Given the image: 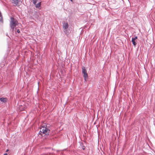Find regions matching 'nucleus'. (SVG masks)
<instances>
[{"label":"nucleus","mask_w":155,"mask_h":155,"mask_svg":"<svg viewBox=\"0 0 155 155\" xmlns=\"http://www.w3.org/2000/svg\"><path fill=\"white\" fill-rule=\"evenodd\" d=\"M50 131L49 128H46L42 126L41 128V130L39 131V134L41 136H43V134L48 135L49 134Z\"/></svg>","instance_id":"nucleus-2"},{"label":"nucleus","mask_w":155,"mask_h":155,"mask_svg":"<svg viewBox=\"0 0 155 155\" xmlns=\"http://www.w3.org/2000/svg\"><path fill=\"white\" fill-rule=\"evenodd\" d=\"M132 43L134 46H135L137 45L136 43L135 42V41L132 40Z\"/></svg>","instance_id":"nucleus-10"},{"label":"nucleus","mask_w":155,"mask_h":155,"mask_svg":"<svg viewBox=\"0 0 155 155\" xmlns=\"http://www.w3.org/2000/svg\"><path fill=\"white\" fill-rule=\"evenodd\" d=\"M8 150H6V152H7Z\"/></svg>","instance_id":"nucleus-17"},{"label":"nucleus","mask_w":155,"mask_h":155,"mask_svg":"<svg viewBox=\"0 0 155 155\" xmlns=\"http://www.w3.org/2000/svg\"><path fill=\"white\" fill-rule=\"evenodd\" d=\"M18 21L16 19L12 17H10L9 25L11 29L12 30V31H14L15 28L16 26L18 25Z\"/></svg>","instance_id":"nucleus-1"},{"label":"nucleus","mask_w":155,"mask_h":155,"mask_svg":"<svg viewBox=\"0 0 155 155\" xmlns=\"http://www.w3.org/2000/svg\"><path fill=\"white\" fill-rule=\"evenodd\" d=\"M4 155H8L7 154V153H5L4 154Z\"/></svg>","instance_id":"nucleus-15"},{"label":"nucleus","mask_w":155,"mask_h":155,"mask_svg":"<svg viewBox=\"0 0 155 155\" xmlns=\"http://www.w3.org/2000/svg\"><path fill=\"white\" fill-rule=\"evenodd\" d=\"M82 73L83 74V77L84 78V80L86 81V79L88 78V75L87 73V71L84 67L82 68Z\"/></svg>","instance_id":"nucleus-4"},{"label":"nucleus","mask_w":155,"mask_h":155,"mask_svg":"<svg viewBox=\"0 0 155 155\" xmlns=\"http://www.w3.org/2000/svg\"><path fill=\"white\" fill-rule=\"evenodd\" d=\"M0 13H1V12H0Z\"/></svg>","instance_id":"nucleus-18"},{"label":"nucleus","mask_w":155,"mask_h":155,"mask_svg":"<svg viewBox=\"0 0 155 155\" xmlns=\"http://www.w3.org/2000/svg\"><path fill=\"white\" fill-rule=\"evenodd\" d=\"M82 149H83V150H85V147L84 146H83V147H82Z\"/></svg>","instance_id":"nucleus-14"},{"label":"nucleus","mask_w":155,"mask_h":155,"mask_svg":"<svg viewBox=\"0 0 155 155\" xmlns=\"http://www.w3.org/2000/svg\"><path fill=\"white\" fill-rule=\"evenodd\" d=\"M63 31L65 34L68 35L69 33L67 30V29L68 27V25L67 22H64L63 23Z\"/></svg>","instance_id":"nucleus-3"},{"label":"nucleus","mask_w":155,"mask_h":155,"mask_svg":"<svg viewBox=\"0 0 155 155\" xmlns=\"http://www.w3.org/2000/svg\"><path fill=\"white\" fill-rule=\"evenodd\" d=\"M0 21L2 23L3 22L2 17L1 13H0Z\"/></svg>","instance_id":"nucleus-9"},{"label":"nucleus","mask_w":155,"mask_h":155,"mask_svg":"<svg viewBox=\"0 0 155 155\" xmlns=\"http://www.w3.org/2000/svg\"><path fill=\"white\" fill-rule=\"evenodd\" d=\"M17 32L18 33H19L20 32V31L18 29L17 31Z\"/></svg>","instance_id":"nucleus-13"},{"label":"nucleus","mask_w":155,"mask_h":155,"mask_svg":"<svg viewBox=\"0 0 155 155\" xmlns=\"http://www.w3.org/2000/svg\"><path fill=\"white\" fill-rule=\"evenodd\" d=\"M37 0H32L33 1V3L35 5L37 3Z\"/></svg>","instance_id":"nucleus-12"},{"label":"nucleus","mask_w":155,"mask_h":155,"mask_svg":"<svg viewBox=\"0 0 155 155\" xmlns=\"http://www.w3.org/2000/svg\"><path fill=\"white\" fill-rule=\"evenodd\" d=\"M43 126L45 127L46 128H49L50 127V125L49 124H46L44 125Z\"/></svg>","instance_id":"nucleus-8"},{"label":"nucleus","mask_w":155,"mask_h":155,"mask_svg":"<svg viewBox=\"0 0 155 155\" xmlns=\"http://www.w3.org/2000/svg\"><path fill=\"white\" fill-rule=\"evenodd\" d=\"M70 1L72 2H73V0H70Z\"/></svg>","instance_id":"nucleus-16"},{"label":"nucleus","mask_w":155,"mask_h":155,"mask_svg":"<svg viewBox=\"0 0 155 155\" xmlns=\"http://www.w3.org/2000/svg\"><path fill=\"white\" fill-rule=\"evenodd\" d=\"M137 38V36H136L134 38H132V40L135 41Z\"/></svg>","instance_id":"nucleus-11"},{"label":"nucleus","mask_w":155,"mask_h":155,"mask_svg":"<svg viewBox=\"0 0 155 155\" xmlns=\"http://www.w3.org/2000/svg\"><path fill=\"white\" fill-rule=\"evenodd\" d=\"M41 2H39L38 3L35 4V6L36 8H38L39 9L41 8Z\"/></svg>","instance_id":"nucleus-7"},{"label":"nucleus","mask_w":155,"mask_h":155,"mask_svg":"<svg viewBox=\"0 0 155 155\" xmlns=\"http://www.w3.org/2000/svg\"><path fill=\"white\" fill-rule=\"evenodd\" d=\"M12 3L15 5H19L21 3V0H12Z\"/></svg>","instance_id":"nucleus-5"},{"label":"nucleus","mask_w":155,"mask_h":155,"mask_svg":"<svg viewBox=\"0 0 155 155\" xmlns=\"http://www.w3.org/2000/svg\"><path fill=\"white\" fill-rule=\"evenodd\" d=\"M8 100L6 98L2 97L0 98V101L4 103L6 102Z\"/></svg>","instance_id":"nucleus-6"}]
</instances>
